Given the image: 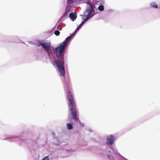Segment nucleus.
<instances>
[{
  "mask_svg": "<svg viewBox=\"0 0 160 160\" xmlns=\"http://www.w3.org/2000/svg\"><path fill=\"white\" fill-rule=\"evenodd\" d=\"M71 38V36H69L66 38L65 40L56 49L55 54L57 57V60L54 61L53 64L56 65L58 72L60 73V75L62 76L65 75L64 59L65 47Z\"/></svg>",
  "mask_w": 160,
  "mask_h": 160,
  "instance_id": "obj_1",
  "label": "nucleus"
},
{
  "mask_svg": "<svg viewBox=\"0 0 160 160\" xmlns=\"http://www.w3.org/2000/svg\"><path fill=\"white\" fill-rule=\"evenodd\" d=\"M67 97L68 100L71 115L75 121H78V118L77 117V113L72 93L68 91L67 92Z\"/></svg>",
  "mask_w": 160,
  "mask_h": 160,
  "instance_id": "obj_2",
  "label": "nucleus"
},
{
  "mask_svg": "<svg viewBox=\"0 0 160 160\" xmlns=\"http://www.w3.org/2000/svg\"><path fill=\"white\" fill-rule=\"evenodd\" d=\"M38 46H42L43 48L45 49L46 50V51L48 54V55L49 56L50 55V48L51 47V45L50 43H45L40 42V44L38 45Z\"/></svg>",
  "mask_w": 160,
  "mask_h": 160,
  "instance_id": "obj_3",
  "label": "nucleus"
},
{
  "mask_svg": "<svg viewBox=\"0 0 160 160\" xmlns=\"http://www.w3.org/2000/svg\"><path fill=\"white\" fill-rule=\"evenodd\" d=\"M115 139L112 136H110L108 138L107 143L110 145L113 144L114 143V141Z\"/></svg>",
  "mask_w": 160,
  "mask_h": 160,
  "instance_id": "obj_4",
  "label": "nucleus"
},
{
  "mask_svg": "<svg viewBox=\"0 0 160 160\" xmlns=\"http://www.w3.org/2000/svg\"><path fill=\"white\" fill-rule=\"evenodd\" d=\"M69 17L72 20V21H74L77 18V15L76 13H71L69 14Z\"/></svg>",
  "mask_w": 160,
  "mask_h": 160,
  "instance_id": "obj_5",
  "label": "nucleus"
},
{
  "mask_svg": "<svg viewBox=\"0 0 160 160\" xmlns=\"http://www.w3.org/2000/svg\"><path fill=\"white\" fill-rule=\"evenodd\" d=\"M151 6L153 8H158V6L157 4L155 2H152L151 3Z\"/></svg>",
  "mask_w": 160,
  "mask_h": 160,
  "instance_id": "obj_6",
  "label": "nucleus"
},
{
  "mask_svg": "<svg viewBox=\"0 0 160 160\" xmlns=\"http://www.w3.org/2000/svg\"><path fill=\"white\" fill-rule=\"evenodd\" d=\"M67 128L69 130L72 129L73 128L72 126L70 123H68L67 124Z\"/></svg>",
  "mask_w": 160,
  "mask_h": 160,
  "instance_id": "obj_7",
  "label": "nucleus"
},
{
  "mask_svg": "<svg viewBox=\"0 0 160 160\" xmlns=\"http://www.w3.org/2000/svg\"><path fill=\"white\" fill-rule=\"evenodd\" d=\"M104 7L103 5H100L98 7V10L101 11L104 10Z\"/></svg>",
  "mask_w": 160,
  "mask_h": 160,
  "instance_id": "obj_8",
  "label": "nucleus"
},
{
  "mask_svg": "<svg viewBox=\"0 0 160 160\" xmlns=\"http://www.w3.org/2000/svg\"><path fill=\"white\" fill-rule=\"evenodd\" d=\"M84 22H82L79 25V26L78 27L77 29L76 30L75 32H77L79 29V28H80V27H81L82 26V25L84 24Z\"/></svg>",
  "mask_w": 160,
  "mask_h": 160,
  "instance_id": "obj_9",
  "label": "nucleus"
},
{
  "mask_svg": "<svg viewBox=\"0 0 160 160\" xmlns=\"http://www.w3.org/2000/svg\"><path fill=\"white\" fill-rule=\"evenodd\" d=\"M90 5L91 6V8H89V9H90V11H91V13H92L94 12V9L93 7L92 6L91 4H90Z\"/></svg>",
  "mask_w": 160,
  "mask_h": 160,
  "instance_id": "obj_10",
  "label": "nucleus"
},
{
  "mask_svg": "<svg viewBox=\"0 0 160 160\" xmlns=\"http://www.w3.org/2000/svg\"><path fill=\"white\" fill-rule=\"evenodd\" d=\"M60 33V32L58 30H56L54 32V34L56 36H58Z\"/></svg>",
  "mask_w": 160,
  "mask_h": 160,
  "instance_id": "obj_11",
  "label": "nucleus"
},
{
  "mask_svg": "<svg viewBox=\"0 0 160 160\" xmlns=\"http://www.w3.org/2000/svg\"><path fill=\"white\" fill-rule=\"evenodd\" d=\"M91 15V12H90L89 14H88L87 15V18L88 19L89 18L90 16Z\"/></svg>",
  "mask_w": 160,
  "mask_h": 160,
  "instance_id": "obj_12",
  "label": "nucleus"
},
{
  "mask_svg": "<svg viewBox=\"0 0 160 160\" xmlns=\"http://www.w3.org/2000/svg\"><path fill=\"white\" fill-rule=\"evenodd\" d=\"M91 12V11H90V9H88L87 10L86 12V13H88V14H89V12Z\"/></svg>",
  "mask_w": 160,
  "mask_h": 160,
  "instance_id": "obj_13",
  "label": "nucleus"
},
{
  "mask_svg": "<svg viewBox=\"0 0 160 160\" xmlns=\"http://www.w3.org/2000/svg\"><path fill=\"white\" fill-rule=\"evenodd\" d=\"M48 157H46L44 158L42 160H48Z\"/></svg>",
  "mask_w": 160,
  "mask_h": 160,
  "instance_id": "obj_14",
  "label": "nucleus"
},
{
  "mask_svg": "<svg viewBox=\"0 0 160 160\" xmlns=\"http://www.w3.org/2000/svg\"><path fill=\"white\" fill-rule=\"evenodd\" d=\"M88 19V18H86L84 20V21H83V22H84L85 23L87 20Z\"/></svg>",
  "mask_w": 160,
  "mask_h": 160,
  "instance_id": "obj_15",
  "label": "nucleus"
},
{
  "mask_svg": "<svg viewBox=\"0 0 160 160\" xmlns=\"http://www.w3.org/2000/svg\"><path fill=\"white\" fill-rule=\"evenodd\" d=\"M108 157L109 158H113V157L110 155H108Z\"/></svg>",
  "mask_w": 160,
  "mask_h": 160,
  "instance_id": "obj_16",
  "label": "nucleus"
}]
</instances>
